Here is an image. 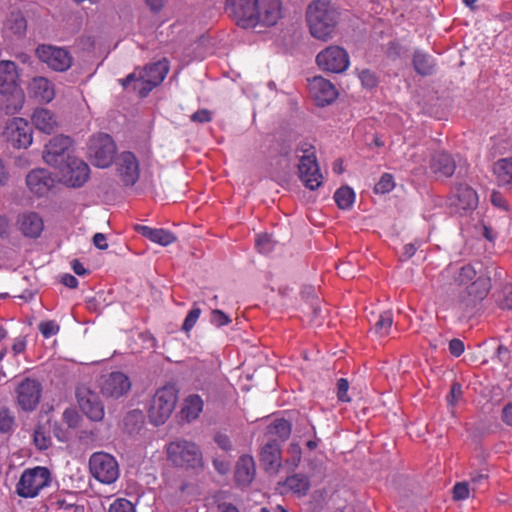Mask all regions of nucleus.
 I'll return each instance as SVG.
<instances>
[{"instance_id": "nucleus-1", "label": "nucleus", "mask_w": 512, "mask_h": 512, "mask_svg": "<svg viewBox=\"0 0 512 512\" xmlns=\"http://www.w3.org/2000/svg\"><path fill=\"white\" fill-rule=\"evenodd\" d=\"M226 10L243 28L273 26L282 16L280 0H227Z\"/></svg>"}, {"instance_id": "nucleus-2", "label": "nucleus", "mask_w": 512, "mask_h": 512, "mask_svg": "<svg viewBox=\"0 0 512 512\" xmlns=\"http://www.w3.org/2000/svg\"><path fill=\"white\" fill-rule=\"evenodd\" d=\"M440 277L443 281L453 279L451 285L461 289L459 302L465 308L474 307L486 297L490 289L489 280L485 277H477L476 271L471 265L462 267L450 265L442 271Z\"/></svg>"}, {"instance_id": "nucleus-3", "label": "nucleus", "mask_w": 512, "mask_h": 512, "mask_svg": "<svg viewBox=\"0 0 512 512\" xmlns=\"http://www.w3.org/2000/svg\"><path fill=\"white\" fill-rule=\"evenodd\" d=\"M307 23L311 35L319 40L328 41L336 33L339 12L329 2L316 0L307 9Z\"/></svg>"}, {"instance_id": "nucleus-4", "label": "nucleus", "mask_w": 512, "mask_h": 512, "mask_svg": "<svg viewBox=\"0 0 512 512\" xmlns=\"http://www.w3.org/2000/svg\"><path fill=\"white\" fill-rule=\"evenodd\" d=\"M168 71V61L163 59L145 66L142 70L130 73L120 82L125 88L133 84V89L138 91L141 97H146L153 88L165 79Z\"/></svg>"}, {"instance_id": "nucleus-5", "label": "nucleus", "mask_w": 512, "mask_h": 512, "mask_svg": "<svg viewBox=\"0 0 512 512\" xmlns=\"http://www.w3.org/2000/svg\"><path fill=\"white\" fill-rule=\"evenodd\" d=\"M167 460L175 467L199 471L204 466L199 446L185 439L169 443L166 447Z\"/></svg>"}, {"instance_id": "nucleus-6", "label": "nucleus", "mask_w": 512, "mask_h": 512, "mask_svg": "<svg viewBox=\"0 0 512 512\" xmlns=\"http://www.w3.org/2000/svg\"><path fill=\"white\" fill-rule=\"evenodd\" d=\"M296 152L302 153V155H299V178L307 188L317 189L322 184L323 177L320 173L314 147L308 142H302L297 146Z\"/></svg>"}, {"instance_id": "nucleus-7", "label": "nucleus", "mask_w": 512, "mask_h": 512, "mask_svg": "<svg viewBox=\"0 0 512 512\" xmlns=\"http://www.w3.org/2000/svg\"><path fill=\"white\" fill-rule=\"evenodd\" d=\"M19 72L15 62L0 61V94L11 95L16 103L11 108L6 107L7 113H15L21 109L24 96L19 87Z\"/></svg>"}, {"instance_id": "nucleus-8", "label": "nucleus", "mask_w": 512, "mask_h": 512, "mask_svg": "<svg viewBox=\"0 0 512 512\" xmlns=\"http://www.w3.org/2000/svg\"><path fill=\"white\" fill-rule=\"evenodd\" d=\"M116 144L106 133H98L90 137L88 156L92 164L99 168L109 167L115 159Z\"/></svg>"}, {"instance_id": "nucleus-9", "label": "nucleus", "mask_w": 512, "mask_h": 512, "mask_svg": "<svg viewBox=\"0 0 512 512\" xmlns=\"http://www.w3.org/2000/svg\"><path fill=\"white\" fill-rule=\"evenodd\" d=\"M177 402V394L173 387L165 386L156 391L148 410L150 421L155 425L165 423L171 416Z\"/></svg>"}, {"instance_id": "nucleus-10", "label": "nucleus", "mask_w": 512, "mask_h": 512, "mask_svg": "<svg viewBox=\"0 0 512 512\" xmlns=\"http://www.w3.org/2000/svg\"><path fill=\"white\" fill-rule=\"evenodd\" d=\"M51 482V473L46 467L37 466L23 471L17 484V493L21 497L33 498Z\"/></svg>"}, {"instance_id": "nucleus-11", "label": "nucleus", "mask_w": 512, "mask_h": 512, "mask_svg": "<svg viewBox=\"0 0 512 512\" xmlns=\"http://www.w3.org/2000/svg\"><path fill=\"white\" fill-rule=\"evenodd\" d=\"M90 472L95 479L103 484L114 483L120 475L116 459L105 452H95L89 459Z\"/></svg>"}, {"instance_id": "nucleus-12", "label": "nucleus", "mask_w": 512, "mask_h": 512, "mask_svg": "<svg viewBox=\"0 0 512 512\" xmlns=\"http://www.w3.org/2000/svg\"><path fill=\"white\" fill-rule=\"evenodd\" d=\"M42 390V385L37 379H22L14 391L17 405L25 412L34 411L41 400Z\"/></svg>"}, {"instance_id": "nucleus-13", "label": "nucleus", "mask_w": 512, "mask_h": 512, "mask_svg": "<svg viewBox=\"0 0 512 512\" xmlns=\"http://www.w3.org/2000/svg\"><path fill=\"white\" fill-rule=\"evenodd\" d=\"M72 144L69 137L58 135L53 137L43 151V160L46 164L60 169L69 158H72L68 150Z\"/></svg>"}, {"instance_id": "nucleus-14", "label": "nucleus", "mask_w": 512, "mask_h": 512, "mask_svg": "<svg viewBox=\"0 0 512 512\" xmlns=\"http://www.w3.org/2000/svg\"><path fill=\"white\" fill-rule=\"evenodd\" d=\"M36 54L49 68L59 72L68 70L73 62L68 50L52 45H40L36 49Z\"/></svg>"}, {"instance_id": "nucleus-15", "label": "nucleus", "mask_w": 512, "mask_h": 512, "mask_svg": "<svg viewBox=\"0 0 512 512\" xmlns=\"http://www.w3.org/2000/svg\"><path fill=\"white\" fill-rule=\"evenodd\" d=\"M316 62L322 70L341 73L349 66V56L342 47L329 46L318 53Z\"/></svg>"}, {"instance_id": "nucleus-16", "label": "nucleus", "mask_w": 512, "mask_h": 512, "mask_svg": "<svg viewBox=\"0 0 512 512\" xmlns=\"http://www.w3.org/2000/svg\"><path fill=\"white\" fill-rule=\"evenodd\" d=\"M7 140L15 148H28L33 141V132L28 123L23 118H13L5 128Z\"/></svg>"}, {"instance_id": "nucleus-17", "label": "nucleus", "mask_w": 512, "mask_h": 512, "mask_svg": "<svg viewBox=\"0 0 512 512\" xmlns=\"http://www.w3.org/2000/svg\"><path fill=\"white\" fill-rule=\"evenodd\" d=\"M61 179L70 187H81L89 178L90 168L81 159L72 157L59 169Z\"/></svg>"}, {"instance_id": "nucleus-18", "label": "nucleus", "mask_w": 512, "mask_h": 512, "mask_svg": "<svg viewBox=\"0 0 512 512\" xmlns=\"http://www.w3.org/2000/svg\"><path fill=\"white\" fill-rule=\"evenodd\" d=\"M117 175L124 186H133L140 176L137 157L130 151L122 152L115 161Z\"/></svg>"}, {"instance_id": "nucleus-19", "label": "nucleus", "mask_w": 512, "mask_h": 512, "mask_svg": "<svg viewBox=\"0 0 512 512\" xmlns=\"http://www.w3.org/2000/svg\"><path fill=\"white\" fill-rule=\"evenodd\" d=\"M101 393L108 398H120L131 389V381L122 372H111L102 377L100 382Z\"/></svg>"}, {"instance_id": "nucleus-20", "label": "nucleus", "mask_w": 512, "mask_h": 512, "mask_svg": "<svg viewBox=\"0 0 512 512\" xmlns=\"http://www.w3.org/2000/svg\"><path fill=\"white\" fill-rule=\"evenodd\" d=\"M450 204L454 207L455 212L463 214L477 207L478 195L472 187L466 184H459L453 190Z\"/></svg>"}, {"instance_id": "nucleus-21", "label": "nucleus", "mask_w": 512, "mask_h": 512, "mask_svg": "<svg viewBox=\"0 0 512 512\" xmlns=\"http://www.w3.org/2000/svg\"><path fill=\"white\" fill-rule=\"evenodd\" d=\"M78 404L81 411L92 421H101L104 417V406L99 396L88 389L77 392Z\"/></svg>"}, {"instance_id": "nucleus-22", "label": "nucleus", "mask_w": 512, "mask_h": 512, "mask_svg": "<svg viewBox=\"0 0 512 512\" xmlns=\"http://www.w3.org/2000/svg\"><path fill=\"white\" fill-rule=\"evenodd\" d=\"M308 87L311 96L319 106L332 103L338 95L335 86L322 76H315L309 80Z\"/></svg>"}, {"instance_id": "nucleus-23", "label": "nucleus", "mask_w": 512, "mask_h": 512, "mask_svg": "<svg viewBox=\"0 0 512 512\" xmlns=\"http://www.w3.org/2000/svg\"><path fill=\"white\" fill-rule=\"evenodd\" d=\"M55 180L51 173L43 168L33 169L26 176V185L31 193L43 196L54 186Z\"/></svg>"}, {"instance_id": "nucleus-24", "label": "nucleus", "mask_w": 512, "mask_h": 512, "mask_svg": "<svg viewBox=\"0 0 512 512\" xmlns=\"http://www.w3.org/2000/svg\"><path fill=\"white\" fill-rule=\"evenodd\" d=\"M17 224L22 234L28 238L40 237L44 229L43 218L34 211L19 214Z\"/></svg>"}, {"instance_id": "nucleus-25", "label": "nucleus", "mask_w": 512, "mask_h": 512, "mask_svg": "<svg viewBox=\"0 0 512 512\" xmlns=\"http://www.w3.org/2000/svg\"><path fill=\"white\" fill-rule=\"evenodd\" d=\"M260 462L269 474H277L282 466L281 448L276 441L267 443L260 452Z\"/></svg>"}, {"instance_id": "nucleus-26", "label": "nucleus", "mask_w": 512, "mask_h": 512, "mask_svg": "<svg viewBox=\"0 0 512 512\" xmlns=\"http://www.w3.org/2000/svg\"><path fill=\"white\" fill-rule=\"evenodd\" d=\"M28 93L37 101L49 103L55 97V87L47 78L37 76L30 81Z\"/></svg>"}, {"instance_id": "nucleus-27", "label": "nucleus", "mask_w": 512, "mask_h": 512, "mask_svg": "<svg viewBox=\"0 0 512 512\" xmlns=\"http://www.w3.org/2000/svg\"><path fill=\"white\" fill-rule=\"evenodd\" d=\"M454 159L446 152H437L430 162V169L437 178H449L455 172Z\"/></svg>"}, {"instance_id": "nucleus-28", "label": "nucleus", "mask_w": 512, "mask_h": 512, "mask_svg": "<svg viewBox=\"0 0 512 512\" xmlns=\"http://www.w3.org/2000/svg\"><path fill=\"white\" fill-rule=\"evenodd\" d=\"M31 121L37 130L46 134H51L58 128L57 116L47 108L35 109Z\"/></svg>"}, {"instance_id": "nucleus-29", "label": "nucleus", "mask_w": 512, "mask_h": 512, "mask_svg": "<svg viewBox=\"0 0 512 512\" xmlns=\"http://www.w3.org/2000/svg\"><path fill=\"white\" fill-rule=\"evenodd\" d=\"M135 230L145 238L161 246H168L174 243L177 239L172 232L162 228H152L145 225H136Z\"/></svg>"}, {"instance_id": "nucleus-30", "label": "nucleus", "mask_w": 512, "mask_h": 512, "mask_svg": "<svg viewBox=\"0 0 512 512\" xmlns=\"http://www.w3.org/2000/svg\"><path fill=\"white\" fill-rule=\"evenodd\" d=\"M255 462L252 456L243 455L239 458L235 468V479L239 485H249L255 477Z\"/></svg>"}, {"instance_id": "nucleus-31", "label": "nucleus", "mask_w": 512, "mask_h": 512, "mask_svg": "<svg viewBox=\"0 0 512 512\" xmlns=\"http://www.w3.org/2000/svg\"><path fill=\"white\" fill-rule=\"evenodd\" d=\"M204 401L199 395L191 394L183 401L181 409L182 418L191 422L196 420L203 411Z\"/></svg>"}, {"instance_id": "nucleus-32", "label": "nucleus", "mask_w": 512, "mask_h": 512, "mask_svg": "<svg viewBox=\"0 0 512 512\" xmlns=\"http://www.w3.org/2000/svg\"><path fill=\"white\" fill-rule=\"evenodd\" d=\"M494 174L500 186L512 191V158H503L494 164Z\"/></svg>"}, {"instance_id": "nucleus-33", "label": "nucleus", "mask_w": 512, "mask_h": 512, "mask_svg": "<svg viewBox=\"0 0 512 512\" xmlns=\"http://www.w3.org/2000/svg\"><path fill=\"white\" fill-rule=\"evenodd\" d=\"M283 486L298 497H303L310 489V481L306 475L293 474L285 479Z\"/></svg>"}, {"instance_id": "nucleus-34", "label": "nucleus", "mask_w": 512, "mask_h": 512, "mask_svg": "<svg viewBox=\"0 0 512 512\" xmlns=\"http://www.w3.org/2000/svg\"><path fill=\"white\" fill-rule=\"evenodd\" d=\"M413 66L420 75H431L435 68V62L431 55L422 51H416L413 56Z\"/></svg>"}, {"instance_id": "nucleus-35", "label": "nucleus", "mask_w": 512, "mask_h": 512, "mask_svg": "<svg viewBox=\"0 0 512 512\" xmlns=\"http://www.w3.org/2000/svg\"><path fill=\"white\" fill-rule=\"evenodd\" d=\"M73 495L68 497H57L51 502V509L54 512H86L83 505L77 504Z\"/></svg>"}, {"instance_id": "nucleus-36", "label": "nucleus", "mask_w": 512, "mask_h": 512, "mask_svg": "<svg viewBox=\"0 0 512 512\" xmlns=\"http://www.w3.org/2000/svg\"><path fill=\"white\" fill-rule=\"evenodd\" d=\"M26 27V20L20 12H12L5 23V29L17 36H22Z\"/></svg>"}, {"instance_id": "nucleus-37", "label": "nucleus", "mask_w": 512, "mask_h": 512, "mask_svg": "<svg viewBox=\"0 0 512 512\" xmlns=\"http://www.w3.org/2000/svg\"><path fill=\"white\" fill-rule=\"evenodd\" d=\"M334 200L340 209L348 210L354 204L355 193L352 188L343 186L336 190Z\"/></svg>"}, {"instance_id": "nucleus-38", "label": "nucleus", "mask_w": 512, "mask_h": 512, "mask_svg": "<svg viewBox=\"0 0 512 512\" xmlns=\"http://www.w3.org/2000/svg\"><path fill=\"white\" fill-rule=\"evenodd\" d=\"M268 434L285 441L291 434V424L285 419H276L268 426Z\"/></svg>"}, {"instance_id": "nucleus-39", "label": "nucleus", "mask_w": 512, "mask_h": 512, "mask_svg": "<svg viewBox=\"0 0 512 512\" xmlns=\"http://www.w3.org/2000/svg\"><path fill=\"white\" fill-rule=\"evenodd\" d=\"M393 324V316L391 311H384L379 315L378 320L374 324L375 333L381 337L387 336Z\"/></svg>"}, {"instance_id": "nucleus-40", "label": "nucleus", "mask_w": 512, "mask_h": 512, "mask_svg": "<svg viewBox=\"0 0 512 512\" xmlns=\"http://www.w3.org/2000/svg\"><path fill=\"white\" fill-rule=\"evenodd\" d=\"M15 426V417L7 407L0 408V432L10 433Z\"/></svg>"}, {"instance_id": "nucleus-41", "label": "nucleus", "mask_w": 512, "mask_h": 512, "mask_svg": "<svg viewBox=\"0 0 512 512\" xmlns=\"http://www.w3.org/2000/svg\"><path fill=\"white\" fill-rule=\"evenodd\" d=\"M395 187L394 178L391 174L385 173L381 176L378 183H376L375 193L385 194L393 190Z\"/></svg>"}, {"instance_id": "nucleus-42", "label": "nucleus", "mask_w": 512, "mask_h": 512, "mask_svg": "<svg viewBox=\"0 0 512 512\" xmlns=\"http://www.w3.org/2000/svg\"><path fill=\"white\" fill-rule=\"evenodd\" d=\"M38 330L44 338H50L59 332L60 326L55 320L41 321Z\"/></svg>"}, {"instance_id": "nucleus-43", "label": "nucleus", "mask_w": 512, "mask_h": 512, "mask_svg": "<svg viewBox=\"0 0 512 512\" xmlns=\"http://www.w3.org/2000/svg\"><path fill=\"white\" fill-rule=\"evenodd\" d=\"M63 421L67 424L69 428L75 429L80 426L81 416L79 413L73 408H67L63 412Z\"/></svg>"}, {"instance_id": "nucleus-44", "label": "nucleus", "mask_w": 512, "mask_h": 512, "mask_svg": "<svg viewBox=\"0 0 512 512\" xmlns=\"http://www.w3.org/2000/svg\"><path fill=\"white\" fill-rule=\"evenodd\" d=\"M359 79H360L362 85L368 89H372V88L376 87L379 82L377 75L369 69H364V70L360 71Z\"/></svg>"}, {"instance_id": "nucleus-45", "label": "nucleus", "mask_w": 512, "mask_h": 512, "mask_svg": "<svg viewBox=\"0 0 512 512\" xmlns=\"http://www.w3.org/2000/svg\"><path fill=\"white\" fill-rule=\"evenodd\" d=\"M109 512H135V508L129 500L117 498L111 503Z\"/></svg>"}, {"instance_id": "nucleus-46", "label": "nucleus", "mask_w": 512, "mask_h": 512, "mask_svg": "<svg viewBox=\"0 0 512 512\" xmlns=\"http://www.w3.org/2000/svg\"><path fill=\"white\" fill-rule=\"evenodd\" d=\"M33 439L36 447L39 450L47 449L51 444V439L46 433L43 431L41 427H38L34 430Z\"/></svg>"}, {"instance_id": "nucleus-47", "label": "nucleus", "mask_w": 512, "mask_h": 512, "mask_svg": "<svg viewBox=\"0 0 512 512\" xmlns=\"http://www.w3.org/2000/svg\"><path fill=\"white\" fill-rule=\"evenodd\" d=\"M256 248L260 253H270L274 248L271 237L267 234L259 235L256 239Z\"/></svg>"}, {"instance_id": "nucleus-48", "label": "nucleus", "mask_w": 512, "mask_h": 512, "mask_svg": "<svg viewBox=\"0 0 512 512\" xmlns=\"http://www.w3.org/2000/svg\"><path fill=\"white\" fill-rule=\"evenodd\" d=\"M470 496L468 482H458L453 487V499L456 501L465 500Z\"/></svg>"}, {"instance_id": "nucleus-49", "label": "nucleus", "mask_w": 512, "mask_h": 512, "mask_svg": "<svg viewBox=\"0 0 512 512\" xmlns=\"http://www.w3.org/2000/svg\"><path fill=\"white\" fill-rule=\"evenodd\" d=\"M200 314L201 309L197 306H193V308L189 311L184 320L182 329L186 332L190 331L196 324L197 320L199 319Z\"/></svg>"}, {"instance_id": "nucleus-50", "label": "nucleus", "mask_w": 512, "mask_h": 512, "mask_svg": "<svg viewBox=\"0 0 512 512\" xmlns=\"http://www.w3.org/2000/svg\"><path fill=\"white\" fill-rule=\"evenodd\" d=\"M210 322L216 327H222L228 325L231 319L222 310L214 309L211 311Z\"/></svg>"}, {"instance_id": "nucleus-51", "label": "nucleus", "mask_w": 512, "mask_h": 512, "mask_svg": "<svg viewBox=\"0 0 512 512\" xmlns=\"http://www.w3.org/2000/svg\"><path fill=\"white\" fill-rule=\"evenodd\" d=\"M349 383L346 379L341 378L337 382V397L342 402H349L350 397L348 396Z\"/></svg>"}, {"instance_id": "nucleus-52", "label": "nucleus", "mask_w": 512, "mask_h": 512, "mask_svg": "<svg viewBox=\"0 0 512 512\" xmlns=\"http://www.w3.org/2000/svg\"><path fill=\"white\" fill-rule=\"evenodd\" d=\"M463 391L461 384L455 382L451 386V390L449 395L447 396V402L450 405H454L461 397H462Z\"/></svg>"}, {"instance_id": "nucleus-53", "label": "nucleus", "mask_w": 512, "mask_h": 512, "mask_svg": "<svg viewBox=\"0 0 512 512\" xmlns=\"http://www.w3.org/2000/svg\"><path fill=\"white\" fill-rule=\"evenodd\" d=\"M502 293L503 298L500 300L501 307L512 309V285H506Z\"/></svg>"}, {"instance_id": "nucleus-54", "label": "nucleus", "mask_w": 512, "mask_h": 512, "mask_svg": "<svg viewBox=\"0 0 512 512\" xmlns=\"http://www.w3.org/2000/svg\"><path fill=\"white\" fill-rule=\"evenodd\" d=\"M490 200H491V203L495 207L500 208L502 210H507L508 209L506 200H505L504 196L500 192L493 191L491 193Z\"/></svg>"}, {"instance_id": "nucleus-55", "label": "nucleus", "mask_w": 512, "mask_h": 512, "mask_svg": "<svg viewBox=\"0 0 512 512\" xmlns=\"http://www.w3.org/2000/svg\"><path fill=\"white\" fill-rule=\"evenodd\" d=\"M449 352L458 357L464 352V343L460 339H452L449 342Z\"/></svg>"}, {"instance_id": "nucleus-56", "label": "nucleus", "mask_w": 512, "mask_h": 512, "mask_svg": "<svg viewBox=\"0 0 512 512\" xmlns=\"http://www.w3.org/2000/svg\"><path fill=\"white\" fill-rule=\"evenodd\" d=\"M191 120L194 122L206 123L211 121V114L206 109L199 110L191 115Z\"/></svg>"}, {"instance_id": "nucleus-57", "label": "nucleus", "mask_w": 512, "mask_h": 512, "mask_svg": "<svg viewBox=\"0 0 512 512\" xmlns=\"http://www.w3.org/2000/svg\"><path fill=\"white\" fill-rule=\"evenodd\" d=\"M487 475L483 473H474L471 475V482L473 484V491L478 490L486 482Z\"/></svg>"}, {"instance_id": "nucleus-58", "label": "nucleus", "mask_w": 512, "mask_h": 512, "mask_svg": "<svg viewBox=\"0 0 512 512\" xmlns=\"http://www.w3.org/2000/svg\"><path fill=\"white\" fill-rule=\"evenodd\" d=\"M289 452L292 455L293 465L297 466L301 461V448L299 444L292 443L289 447Z\"/></svg>"}, {"instance_id": "nucleus-59", "label": "nucleus", "mask_w": 512, "mask_h": 512, "mask_svg": "<svg viewBox=\"0 0 512 512\" xmlns=\"http://www.w3.org/2000/svg\"><path fill=\"white\" fill-rule=\"evenodd\" d=\"M93 244L101 250H106L108 248V244L106 241V236L103 233H96L93 236Z\"/></svg>"}, {"instance_id": "nucleus-60", "label": "nucleus", "mask_w": 512, "mask_h": 512, "mask_svg": "<svg viewBox=\"0 0 512 512\" xmlns=\"http://www.w3.org/2000/svg\"><path fill=\"white\" fill-rule=\"evenodd\" d=\"M26 348V340L23 337H17L12 345V351L14 355H18L22 352H24Z\"/></svg>"}, {"instance_id": "nucleus-61", "label": "nucleus", "mask_w": 512, "mask_h": 512, "mask_svg": "<svg viewBox=\"0 0 512 512\" xmlns=\"http://www.w3.org/2000/svg\"><path fill=\"white\" fill-rule=\"evenodd\" d=\"M61 282L69 288H76L78 286V280L71 274H64Z\"/></svg>"}, {"instance_id": "nucleus-62", "label": "nucleus", "mask_w": 512, "mask_h": 512, "mask_svg": "<svg viewBox=\"0 0 512 512\" xmlns=\"http://www.w3.org/2000/svg\"><path fill=\"white\" fill-rule=\"evenodd\" d=\"M215 441L223 450H229L231 448L230 440L225 435H217Z\"/></svg>"}, {"instance_id": "nucleus-63", "label": "nucleus", "mask_w": 512, "mask_h": 512, "mask_svg": "<svg viewBox=\"0 0 512 512\" xmlns=\"http://www.w3.org/2000/svg\"><path fill=\"white\" fill-rule=\"evenodd\" d=\"M502 419L508 425H512V403L503 409Z\"/></svg>"}, {"instance_id": "nucleus-64", "label": "nucleus", "mask_w": 512, "mask_h": 512, "mask_svg": "<svg viewBox=\"0 0 512 512\" xmlns=\"http://www.w3.org/2000/svg\"><path fill=\"white\" fill-rule=\"evenodd\" d=\"M213 465L220 474H226L229 470V465L225 461L215 459Z\"/></svg>"}]
</instances>
